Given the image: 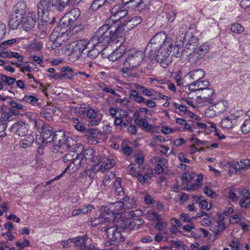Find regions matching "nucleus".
Instances as JSON below:
<instances>
[{
	"instance_id": "nucleus-1",
	"label": "nucleus",
	"mask_w": 250,
	"mask_h": 250,
	"mask_svg": "<svg viewBox=\"0 0 250 250\" xmlns=\"http://www.w3.org/2000/svg\"><path fill=\"white\" fill-rule=\"evenodd\" d=\"M110 10L111 17L99 28V32L103 31L106 33L105 35L109 38L113 45L121 47L123 42L122 37L125 32L124 27L125 26V23H122V21L128 12L122 4L115 5Z\"/></svg>"
},
{
	"instance_id": "nucleus-2",
	"label": "nucleus",
	"mask_w": 250,
	"mask_h": 250,
	"mask_svg": "<svg viewBox=\"0 0 250 250\" xmlns=\"http://www.w3.org/2000/svg\"><path fill=\"white\" fill-rule=\"evenodd\" d=\"M83 148V146H75L63 156V161L66 164V167L61 174L55 177V180L60 179L66 171L70 174L73 173L82 167L83 160L81 159L79 152Z\"/></svg>"
},
{
	"instance_id": "nucleus-3",
	"label": "nucleus",
	"mask_w": 250,
	"mask_h": 250,
	"mask_svg": "<svg viewBox=\"0 0 250 250\" xmlns=\"http://www.w3.org/2000/svg\"><path fill=\"white\" fill-rule=\"evenodd\" d=\"M105 34L102 31L99 32V28L90 40L81 39L73 42L71 45L72 47H87L88 45H92V47L104 46L107 47L108 45L112 46V44L110 43V39L106 37Z\"/></svg>"
},
{
	"instance_id": "nucleus-4",
	"label": "nucleus",
	"mask_w": 250,
	"mask_h": 250,
	"mask_svg": "<svg viewBox=\"0 0 250 250\" xmlns=\"http://www.w3.org/2000/svg\"><path fill=\"white\" fill-rule=\"evenodd\" d=\"M122 227L123 225L120 223V221H116V222L113 221V222H110L101 228L106 234L107 238L112 242L111 244L117 245V243L125 240L124 237L122 235V232L124 231L125 229H122Z\"/></svg>"
},
{
	"instance_id": "nucleus-5",
	"label": "nucleus",
	"mask_w": 250,
	"mask_h": 250,
	"mask_svg": "<svg viewBox=\"0 0 250 250\" xmlns=\"http://www.w3.org/2000/svg\"><path fill=\"white\" fill-rule=\"evenodd\" d=\"M136 48H132L130 51L132 52L128 55V57L125 62V65H129L131 68H134L139 66L142 62L144 57H153L151 48H145L144 51L142 50H136Z\"/></svg>"
},
{
	"instance_id": "nucleus-6",
	"label": "nucleus",
	"mask_w": 250,
	"mask_h": 250,
	"mask_svg": "<svg viewBox=\"0 0 250 250\" xmlns=\"http://www.w3.org/2000/svg\"><path fill=\"white\" fill-rule=\"evenodd\" d=\"M195 176L196 173L194 172H186L182 174L181 180L183 183L186 185L187 190H197L202 184L203 175L198 174L196 180Z\"/></svg>"
},
{
	"instance_id": "nucleus-7",
	"label": "nucleus",
	"mask_w": 250,
	"mask_h": 250,
	"mask_svg": "<svg viewBox=\"0 0 250 250\" xmlns=\"http://www.w3.org/2000/svg\"><path fill=\"white\" fill-rule=\"evenodd\" d=\"M150 114V110L144 107L139 108L134 113V122L143 130L150 131L152 129V125L148 123L149 119L148 115Z\"/></svg>"
},
{
	"instance_id": "nucleus-8",
	"label": "nucleus",
	"mask_w": 250,
	"mask_h": 250,
	"mask_svg": "<svg viewBox=\"0 0 250 250\" xmlns=\"http://www.w3.org/2000/svg\"><path fill=\"white\" fill-rule=\"evenodd\" d=\"M173 47L170 38L167 37L164 32H160L155 34L150 40L147 47Z\"/></svg>"
},
{
	"instance_id": "nucleus-9",
	"label": "nucleus",
	"mask_w": 250,
	"mask_h": 250,
	"mask_svg": "<svg viewBox=\"0 0 250 250\" xmlns=\"http://www.w3.org/2000/svg\"><path fill=\"white\" fill-rule=\"evenodd\" d=\"M81 15V11L78 8L70 10L61 19V24L68 26V28L74 25L75 22L78 20Z\"/></svg>"
},
{
	"instance_id": "nucleus-10",
	"label": "nucleus",
	"mask_w": 250,
	"mask_h": 250,
	"mask_svg": "<svg viewBox=\"0 0 250 250\" xmlns=\"http://www.w3.org/2000/svg\"><path fill=\"white\" fill-rule=\"evenodd\" d=\"M79 155L81 156V159H83L82 167H84L85 164H88L90 162H92L94 164L98 163L99 160L98 156L96 155V152L92 148H87L81 150L79 152Z\"/></svg>"
},
{
	"instance_id": "nucleus-11",
	"label": "nucleus",
	"mask_w": 250,
	"mask_h": 250,
	"mask_svg": "<svg viewBox=\"0 0 250 250\" xmlns=\"http://www.w3.org/2000/svg\"><path fill=\"white\" fill-rule=\"evenodd\" d=\"M197 97V101L200 103L214 104L216 99V95L213 89L207 87L202 89V90L198 93Z\"/></svg>"
},
{
	"instance_id": "nucleus-12",
	"label": "nucleus",
	"mask_w": 250,
	"mask_h": 250,
	"mask_svg": "<svg viewBox=\"0 0 250 250\" xmlns=\"http://www.w3.org/2000/svg\"><path fill=\"white\" fill-rule=\"evenodd\" d=\"M169 48H159L156 56V59L160 66L163 68H167L171 62Z\"/></svg>"
},
{
	"instance_id": "nucleus-13",
	"label": "nucleus",
	"mask_w": 250,
	"mask_h": 250,
	"mask_svg": "<svg viewBox=\"0 0 250 250\" xmlns=\"http://www.w3.org/2000/svg\"><path fill=\"white\" fill-rule=\"evenodd\" d=\"M0 137L6 136L5 132L7 127V122L13 120L14 113L12 109H8L0 112Z\"/></svg>"
},
{
	"instance_id": "nucleus-14",
	"label": "nucleus",
	"mask_w": 250,
	"mask_h": 250,
	"mask_svg": "<svg viewBox=\"0 0 250 250\" xmlns=\"http://www.w3.org/2000/svg\"><path fill=\"white\" fill-rule=\"evenodd\" d=\"M30 126L24 121H19L13 124L10 127V131L20 136H25L29 130Z\"/></svg>"
},
{
	"instance_id": "nucleus-15",
	"label": "nucleus",
	"mask_w": 250,
	"mask_h": 250,
	"mask_svg": "<svg viewBox=\"0 0 250 250\" xmlns=\"http://www.w3.org/2000/svg\"><path fill=\"white\" fill-rule=\"evenodd\" d=\"M193 50L189 49L186 59L192 62H195L198 60L203 58L209 51V48H193Z\"/></svg>"
},
{
	"instance_id": "nucleus-16",
	"label": "nucleus",
	"mask_w": 250,
	"mask_h": 250,
	"mask_svg": "<svg viewBox=\"0 0 250 250\" xmlns=\"http://www.w3.org/2000/svg\"><path fill=\"white\" fill-rule=\"evenodd\" d=\"M226 229L224 217L220 215H217L212 218V224L210 229L215 236L217 235Z\"/></svg>"
},
{
	"instance_id": "nucleus-17",
	"label": "nucleus",
	"mask_w": 250,
	"mask_h": 250,
	"mask_svg": "<svg viewBox=\"0 0 250 250\" xmlns=\"http://www.w3.org/2000/svg\"><path fill=\"white\" fill-rule=\"evenodd\" d=\"M37 15L36 12L30 11L27 16L24 17L21 26L25 31H30L35 27L37 22Z\"/></svg>"
},
{
	"instance_id": "nucleus-18",
	"label": "nucleus",
	"mask_w": 250,
	"mask_h": 250,
	"mask_svg": "<svg viewBox=\"0 0 250 250\" xmlns=\"http://www.w3.org/2000/svg\"><path fill=\"white\" fill-rule=\"evenodd\" d=\"M143 220L133 218H120V223L122 224L123 229H138L140 228Z\"/></svg>"
},
{
	"instance_id": "nucleus-19",
	"label": "nucleus",
	"mask_w": 250,
	"mask_h": 250,
	"mask_svg": "<svg viewBox=\"0 0 250 250\" xmlns=\"http://www.w3.org/2000/svg\"><path fill=\"white\" fill-rule=\"evenodd\" d=\"M136 164H130L129 167V173L137 178L138 181L141 183H149L152 178V175L149 173H146L142 175L140 172L136 170Z\"/></svg>"
},
{
	"instance_id": "nucleus-20",
	"label": "nucleus",
	"mask_w": 250,
	"mask_h": 250,
	"mask_svg": "<svg viewBox=\"0 0 250 250\" xmlns=\"http://www.w3.org/2000/svg\"><path fill=\"white\" fill-rule=\"evenodd\" d=\"M205 72L201 69L194 70L190 71L184 78V81L188 80L190 82L188 83H195L199 81L202 80L205 76Z\"/></svg>"
},
{
	"instance_id": "nucleus-21",
	"label": "nucleus",
	"mask_w": 250,
	"mask_h": 250,
	"mask_svg": "<svg viewBox=\"0 0 250 250\" xmlns=\"http://www.w3.org/2000/svg\"><path fill=\"white\" fill-rule=\"evenodd\" d=\"M171 108L172 111L181 116L188 115L190 117H193L194 116V113L188 110L185 105L173 102L171 105Z\"/></svg>"
},
{
	"instance_id": "nucleus-22",
	"label": "nucleus",
	"mask_w": 250,
	"mask_h": 250,
	"mask_svg": "<svg viewBox=\"0 0 250 250\" xmlns=\"http://www.w3.org/2000/svg\"><path fill=\"white\" fill-rule=\"evenodd\" d=\"M129 117L127 112L123 109H119L118 115L114 119V124L120 125L122 128L125 127L128 125V118Z\"/></svg>"
},
{
	"instance_id": "nucleus-23",
	"label": "nucleus",
	"mask_w": 250,
	"mask_h": 250,
	"mask_svg": "<svg viewBox=\"0 0 250 250\" xmlns=\"http://www.w3.org/2000/svg\"><path fill=\"white\" fill-rule=\"evenodd\" d=\"M210 85V83L208 81L201 80L195 83H188L185 84V87L188 86V90H192V91L196 92L198 94L199 92L202 90V89L208 87Z\"/></svg>"
},
{
	"instance_id": "nucleus-24",
	"label": "nucleus",
	"mask_w": 250,
	"mask_h": 250,
	"mask_svg": "<svg viewBox=\"0 0 250 250\" xmlns=\"http://www.w3.org/2000/svg\"><path fill=\"white\" fill-rule=\"evenodd\" d=\"M82 112L83 114H86L87 117L89 119H91L90 121V124L92 125H98L102 120V116L101 114L99 113L98 111H95L93 109L84 110Z\"/></svg>"
},
{
	"instance_id": "nucleus-25",
	"label": "nucleus",
	"mask_w": 250,
	"mask_h": 250,
	"mask_svg": "<svg viewBox=\"0 0 250 250\" xmlns=\"http://www.w3.org/2000/svg\"><path fill=\"white\" fill-rule=\"evenodd\" d=\"M56 0H40L38 4V14L41 11L51 12L55 9Z\"/></svg>"
},
{
	"instance_id": "nucleus-26",
	"label": "nucleus",
	"mask_w": 250,
	"mask_h": 250,
	"mask_svg": "<svg viewBox=\"0 0 250 250\" xmlns=\"http://www.w3.org/2000/svg\"><path fill=\"white\" fill-rule=\"evenodd\" d=\"M238 116L230 114L222 119L220 125L222 128L229 129L233 127L237 122Z\"/></svg>"
},
{
	"instance_id": "nucleus-27",
	"label": "nucleus",
	"mask_w": 250,
	"mask_h": 250,
	"mask_svg": "<svg viewBox=\"0 0 250 250\" xmlns=\"http://www.w3.org/2000/svg\"><path fill=\"white\" fill-rule=\"evenodd\" d=\"M72 239H73L75 245L76 247L80 248L79 250H108L106 249L101 250L97 248H95L93 246H89V247L85 246V244L86 243V241L84 237H77L72 238Z\"/></svg>"
},
{
	"instance_id": "nucleus-28",
	"label": "nucleus",
	"mask_w": 250,
	"mask_h": 250,
	"mask_svg": "<svg viewBox=\"0 0 250 250\" xmlns=\"http://www.w3.org/2000/svg\"><path fill=\"white\" fill-rule=\"evenodd\" d=\"M24 17L22 16L12 13L8 24L9 28L12 30L18 29L20 25H22Z\"/></svg>"
},
{
	"instance_id": "nucleus-29",
	"label": "nucleus",
	"mask_w": 250,
	"mask_h": 250,
	"mask_svg": "<svg viewBox=\"0 0 250 250\" xmlns=\"http://www.w3.org/2000/svg\"><path fill=\"white\" fill-rule=\"evenodd\" d=\"M70 28L68 26H65L61 24V21L59 22V25L55 28L52 32L50 36V39L51 41L55 42L61 37Z\"/></svg>"
},
{
	"instance_id": "nucleus-30",
	"label": "nucleus",
	"mask_w": 250,
	"mask_h": 250,
	"mask_svg": "<svg viewBox=\"0 0 250 250\" xmlns=\"http://www.w3.org/2000/svg\"><path fill=\"white\" fill-rule=\"evenodd\" d=\"M112 207L114 208V209L111 211L113 221L116 222V219L118 216H120L121 218H122V216L123 214V212L125 211V210L124 207V203H122V201L116 202L112 205Z\"/></svg>"
},
{
	"instance_id": "nucleus-31",
	"label": "nucleus",
	"mask_w": 250,
	"mask_h": 250,
	"mask_svg": "<svg viewBox=\"0 0 250 250\" xmlns=\"http://www.w3.org/2000/svg\"><path fill=\"white\" fill-rule=\"evenodd\" d=\"M65 133L62 130L55 131L53 135V142L56 146L59 147H62L64 145L65 139H66Z\"/></svg>"
},
{
	"instance_id": "nucleus-32",
	"label": "nucleus",
	"mask_w": 250,
	"mask_h": 250,
	"mask_svg": "<svg viewBox=\"0 0 250 250\" xmlns=\"http://www.w3.org/2000/svg\"><path fill=\"white\" fill-rule=\"evenodd\" d=\"M145 1L148 2V3H145V6L146 4H148L151 0H127L125 1V4L127 5L128 8L132 10L136 9H138L139 8H143L142 5L145 3Z\"/></svg>"
},
{
	"instance_id": "nucleus-33",
	"label": "nucleus",
	"mask_w": 250,
	"mask_h": 250,
	"mask_svg": "<svg viewBox=\"0 0 250 250\" xmlns=\"http://www.w3.org/2000/svg\"><path fill=\"white\" fill-rule=\"evenodd\" d=\"M96 164L99 166L98 171L104 173L106 170L113 167L115 165V163L113 160L107 159L100 162L99 161Z\"/></svg>"
},
{
	"instance_id": "nucleus-34",
	"label": "nucleus",
	"mask_w": 250,
	"mask_h": 250,
	"mask_svg": "<svg viewBox=\"0 0 250 250\" xmlns=\"http://www.w3.org/2000/svg\"><path fill=\"white\" fill-rule=\"evenodd\" d=\"M41 133L42 134V136L46 143H51L53 140V135L55 133V131L53 130V128L48 125L47 126H44L43 129L41 132Z\"/></svg>"
},
{
	"instance_id": "nucleus-35",
	"label": "nucleus",
	"mask_w": 250,
	"mask_h": 250,
	"mask_svg": "<svg viewBox=\"0 0 250 250\" xmlns=\"http://www.w3.org/2000/svg\"><path fill=\"white\" fill-rule=\"evenodd\" d=\"M213 105L218 115H220L221 114L226 112L229 107V104L225 100H221L213 104Z\"/></svg>"
},
{
	"instance_id": "nucleus-36",
	"label": "nucleus",
	"mask_w": 250,
	"mask_h": 250,
	"mask_svg": "<svg viewBox=\"0 0 250 250\" xmlns=\"http://www.w3.org/2000/svg\"><path fill=\"white\" fill-rule=\"evenodd\" d=\"M170 52H173V55L175 57H183L186 59L190 48H169Z\"/></svg>"
},
{
	"instance_id": "nucleus-37",
	"label": "nucleus",
	"mask_w": 250,
	"mask_h": 250,
	"mask_svg": "<svg viewBox=\"0 0 250 250\" xmlns=\"http://www.w3.org/2000/svg\"><path fill=\"white\" fill-rule=\"evenodd\" d=\"M13 13L24 17L26 14V4L24 1L18 2L14 7Z\"/></svg>"
},
{
	"instance_id": "nucleus-38",
	"label": "nucleus",
	"mask_w": 250,
	"mask_h": 250,
	"mask_svg": "<svg viewBox=\"0 0 250 250\" xmlns=\"http://www.w3.org/2000/svg\"><path fill=\"white\" fill-rule=\"evenodd\" d=\"M0 56L4 58H14L17 59L19 62H22L23 60V57L18 52L2 51L0 52Z\"/></svg>"
},
{
	"instance_id": "nucleus-39",
	"label": "nucleus",
	"mask_w": 250,
	"mask_h": 250,
	"mask_svg": "<svg viewBox=\"0 0 250 250\" xmlns=\"http://www.w3.org/2000/svg\"><path fill=\"white\" fill-rule=\"evenodd\" d=\"M56 112L55 109L52 106L51 108L45 107L41 109V114L42 118H45L48 121L52 119V115Z\"/></svg>"
},
{
	"instance_id": "nucleus-40",
	"label": "nucleus",
	"mask_w": 250,
	"mask_h": 250,
	"mask_svg": "<svg viewBox=\"0 0 250 250\" xmlns=\"http://www.w3.org/2000/svg\"><path fill=\"white\" fill-rule=\"evenodd\" d=\"M74 76L73 71L68 66H65L62 68V72L60 74L61 80L63 79H72Z\"/></svg>"
},
{
	"instance_id": "nucleus-41",
	"label": "nucleus",
	"mask_w": 250,
	"mask_h": 250,
	"mask_svg": "<svg viewBox=\"0 0 250 250\" xmlns=\"http://www.w3.org/2000/svg\"><path fill=\"white\" fill-rule=\"evenodd\" d=\"M122 202L124 203V207L125 210L133 208L136 207V201L133 197L125 196Z\"/></svg>"
},
{
	"instance_id": "nucleus-42",
	"label": "nucleus",
	"mask_w": 250,
	"mask_h": 250,
	"mask_svg": "<svg viewBox=\"0 0 250 250\" xmlns=\"http://www.w3.org/2000/svg\"><path fill=\"white\" fill-rule=\"evenodd\" d=\"M39 99L36 95L25 94L22 98L21 101L27 103L33 106H38L40 104Z\"/></svg>"
},
{
	"instance_id": "nucleus-43",
	"label": "nucleus",
	"mask_w": 250,
	"mask_h": 250,
	"mask_svg": "<svg viewBox=\"0 0 250 250\" xmlns=\"http://www.w3.org/2000/svg\"><path fill=\"white\" fill-rule=\"evenodd\" d=\"M124 52V49H122L121 48H116L115 50L112 51L110 54L107 55V57L111 61H116L123 56Z\"/></svg>"
},
{
	"instance_id": "nucleus-44",
	"label": "nucleus",
	"mask_w": 250,
	"mask_h": 250,
	"mask_svg": "<svg viewBox=\"0 0 250 250\" xmlns=\"http://www.w3.org/2000/svg\"><path fill=\"white\" fill-rule=\"evenodd\" d=\"M229 175L230 176L237 175L241 170L239 167V163L236 161L230 162L229 163Z\"/></svg>"
},
{
	"instance_id": "nucleus-45",
	"label": "nucleus",
	"mask_w": 250,
	"mask_h": 250,
	"mask_svg": "<svg viewBox=\"0 0 250 250\" xmlns=\"http://www.w3.org/2000/svg\"><path fill=\"white\" fill-rule=\"evenodd\" d=\"M122 179L121 178H116L113 182V188L115 194L118 196H121L124 194V189L121 186Z\"/></svg>"
},
{
	"instance_id": "nucleus-46",
	"label": "nucleus",
	"mask_w": 250,
	"mask_h": 250,
	"mask_svg": "<svg viewBox=\"0 0 250 250\" xmlns=\"http://www.w3.org/2000/svg\"><path fill=\"white\" fill-rule=\"evenodd\" d=\"M87 48H83L81 50V48H72L71 53L69 55V59L72 62H75L78 60L81 56L82 53Z\"/></svg>"
},
{
	"instance_id": "nucleus-47",
	"label": "nucleus",
	"mask_w": 250,
	"mask_h": 250,
	"mask_svg": "<svg viewBox=\"0 0 250 250\" xmlns=\"http://www.w3.org/2000/svg\"><path fill=\"white\" fill-rule=\"evenodd\" d=\"M42 15H39V20L43 22L44 24H51L54 22L55 18L54 17H52V19L50 20L49 18V12L41 11ZM39 14V13L38 14Z\"/></svg>"
},
{
	"instance_id": "nucleus-48",
	"label": "nucleus",
	"mask_w": 250,
	"mask_h": 250,
	"mask_svg": "<svg viewBox=\"0 0 250 250\" xmlns=\"http://www.w3.org/2000/svg\"><path fill=\"white\" fill-rule=\"evenodd\" d=\"M76 0H59L58 4L55 3V9L58 11H62L64 8L69 6L71 3H74Z\"/></svg>"
},
{
	"instance_id": "nucleus-49",
	"label": "nucleus",
	"mask_w": 250,
	"mask_h": 250,
	"mask_svg": "<svg viewBox=\"0 0 250 250\" xmlns=\"http://www.w3.org/2000/svg\"><path fill=\"white\" fill-rule=\"evenodd\" d=\"M93 208L92 205H88L87 206L82 208L75 209L72 212V215L73 216H76L81 214H86L90 211Z\"/></svg>"
},
{
	"instance_id": "nucleus-50",
	"label": "nucleus",
	"mask_w": 250,
	"mask_h": 250,
	"mask_svg": "<svg viewBox=\"0 0 250 250\" xmlns=\"http://www.w3.org/2000/svg\"><path fill=\"white\" fill-rule=\"evenodd\" d=\"M204 216H205L206 217L203 218L201 219V224L203 226H211L212 224V219H211L210 217L208 216V215H207L204 211H202L200 213H198L197 215V216L199 217H203Z\"/></svg>"
},
{
	"instance_id": "nucleus-51",
	"label": "nucleus",
	"mask_w": 250,
	"mask_h": 250,
	"mask_svg": "<svg viewBox=\"0 0 250 250\" xmlns=\"http://www.w3.org/2000/svg\"><path fill=\"white\" fill-rule=\"evenodd\" d=\"M0 80L5 85L7 86H11L16 82L15 78L9 77L3 74H0Z\"/></svg>"
},
{
	"instance_id": "nucleus-52",
	"label": "nucleus",
	"mask_w": 250,
	"mask_h": 250,
	"mask_svg": "<svg viewBox=\"0 0 250 250\" xmlns=\"http://www.w3.org/2000/svg\"><path fill=\"white\" fill-rule=\"evenodd\" d=\"M143 21V19L141 16H135L125 22V26L129 24V26L132 28L133 26H136L137 25L140 24Z\"/></svg>"
},
{
	"instance_id": "nucleus-53",
	"label": "nucleus",
	"mask_w": 250,
	"mask_h": 250,
	"mask_svg": "<svg viewBox=\"0 0 250 250\" xmlns=\"http://www.w3.org/2000/svg\"><path fill=\"white\" fill-rule=\"evenodd\" d=\"M109 218L108 217H106L105 214H104L103 213L102 214L101 217V215H100L98 218H95L94 220L91 221L92 225L93 226H96V225H97L98 224H102L100 226V227H101L103 225H104V223H103V224L102 223L103 221L104 222H105V223L106 222H107V223L110 222L109 221Z\"/></svg>"
},
{
	"instance_id": "nucleus-54",
	"label": "nucleus",
	"mask_w": 250,
	"mask_h": 250,
	"mask_svg": "<svg viewBox=\"0 0 250 250\" xmlns=\"http://www.w3.org/2000/svg\"><path fill=\"white\" fill-rule=\"evenodd\" d=\"M129 98L134 100L136 102L141 104L144 103L145 98L139 95L138 91L133 90L129 94Z\"/></svg>"
},
{
	"instance_id": "nucleus-55",
	"label": "nucleus",
	"mask_w": 250,
	"mask_h": 250,
	"mask_svg": "<svg viewBox=\"0 0 250 250\" xmlns=\"http://www.w3.org/2000/svg\"><path fill=\"white\" fill-rule=\"evenodd\" d=\"M108 4L107 0H95L92 2L91 8L93 10H97L102 6L106 7Z\"/></svg>"
},
{
	"instance_id": "nucleus-56",
	"label": "nucleus",
	"mask_w": 250,
	"mask_h": 250,
	"mask_svg": "<svg viewBox=\"0 0 250 250\" xmlns=\"http://www.w3.org/2000/svg\"><path fill=\"white\" fill-rule=\"evenodd\" d=\"M210 128V132H214V136H216L218 138L221 140L226 138V136L221 133V131H220L217 127L215 124L211 123L209 124Z\"/></svg>"
},
{
	"instance_id": "nucleus-57",
	"label": "nucleus",
	"mask_w": 250,
	"mask_h": 250,
	"mask_svg": "<svg viewBox=\"0 0 250 250\" xmlns=\"http://www.w3.org/2000/svg\"><path fill=\"white\" fill-rule=\"evenodd\" d=\"M79 146L80 145H78L76 143V141H75L72 137H66L64 145L62 147H63V148L65 147L66 148L72 149V148L75 146Z\"/></svg>"
},
{
	"instance_id": "nucleus-58",
	"label": "nucleus",
	"mask_w": 250,
	"mask_h": 250,
	"mask_svg": "<svg viewBox=\"0 0 250 250\" xmlns=\"http://www.w3.org/2000/svg\"><path fill=\"white\" fill-rule=\"evenodd\" d=\"M22 40L20 38L12 39L0 42V47L1 45L3 46H11V45H18L19 46V43Z\"/></svg>"
},
{
	"instance_id": "nucleus-59",
	"label": "nucleus",
	"mask_w": 250,
	"mask_h": 250,
	"mask_svg": "<svg viewBox=\"0 0 250 250\" xmlns=\"http://www.w3.org/2000/svg\"><path fill=\"white\" fill-rule=\"evenodd\" d=\"M239 167L241 171H245L250 168V160L248 158H242L239 161Z\"/></svg>"
},
{
	"instance_id": "nucleus-60",
	"label": "nucleus",
	"mask_w": 250,
	"mask_h": 250,
	"mask_svg": "<svg viewBox=\"0 0 250 250\" xmlns=\"http://www.w3.org/2000/svg\"><path fill=\"white\" fill-rule=\"evenodd\" d=\"M147 218L150 221L161 222L162 218L161 215L156 211H150L147 213Z\"/></svg>"
},
{
	"instance_id": "nucleus-61",
	"label": "nucleus",
	"mask_w": 250,
	"mask_h": 250,
	"mask_svg": "<svg viewBox=\"0 0 250 250\" xmlns=\"http://www.w3.org/2000/svg\"><path fill=\"white\" fill-rule=\"evenodd\" d=\"M71 121L75 124L74 127L77 130L83 132L86 130L85 126L82 123H80L77 118H72Z\"/></svg>"
},
{
	"instance_id": "nucleus-62",
	"label": "nucleus",
	"mask_w": 250,
	"mask_h": 250,
	"mask_svg": "<svg viewBox=\"0 0 250 250\" xmlns=\"http://www.w3.org/2000/svg\"><path fill=\"white\" fill-rule=\"evenodd\" d=\"M205 115L206 117L209 118H213L216 116H219L216 110L215 109L213 104L206 109Z\"/></svg>"
},
{
	"instance_id": "nucleus-63",
	"label": "nucleus",
	"mask_w": 250,
	"mask_h": 250,
	"mask_svg": "<svg viewBox=\"0 0 250 250\" xmlns=\"http://www.w3.org/2000/svg\"><path fill=\"white\" fill-rule=\"evenodd\" d=\"M116 174L115 172H110L109 173L106 174L104 177L103 180V185L104 186L108 185L111 180L115 178Z\"/></svg>"
},
{
	"instance_id": "nucleus-64",
	"label": "nucleus",
	"mask_w": 250,
	"mask_h": 250,
	"mask_svg": "<svg viewBox=\"0 0 250 250\" xmlns=\"http://www.w3.org/2000/svg\"><path fill=\"white\" fill-rule=\"evenodd\" d=\"M241 131L245 134L250 132V118L245 120L241 126Z\"/></svg>"
}]
</instances>
